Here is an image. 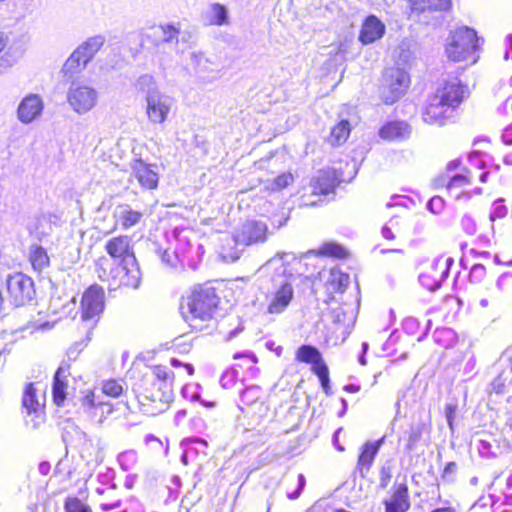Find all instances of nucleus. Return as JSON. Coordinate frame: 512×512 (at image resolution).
Wrapping results in <instances>:
<instances>
[{
    "label": "nucleus",
    "mask_w": 512,
    "mask_h": 512,
    "mask_svg": "<svg viewBox=\"0 0 512 512\" xmlns=\"http://www.w3.org/2000/svg\"><path fill=\"white\" fill-rule=\"evenodd\" d=\"M286 254H277L264 266L269 274V285L265 291L264 313L275 317L283 314L294 299V288L300 280V275L294 274L284 262Z\"/></svg>",
    "instance_id": "obj_1"
},
{
    "label": "nucleus",
    "mask_w": 512,
    "mask_h": 512,
    "mask_svg": "<svg viewBox=\"0 0 512 512\" xmlns=\"http://www.w3.org/2000/svg\"><path fill=\"white\" fill-rule=\"evenodd\" d=\"M105 250L119 263L111 270L112 282L110 289L125 286L136 289L142 279V273L135 254L131 248V239L128 236H117L106 242Z\"/></svg>",
    "instance_id": "obj_2"
},
{
    "label": "nucleus",
    "mask_w": 512,
    "mask_h": 512,
    "mask_svg": "<svg viewBox=\"0 0 512 512\" xmlns=\"http://www.w3.org/2000/svg\"><path fill=\"white\" fill-rule=\"evenodd\" d=\"M173 379L174 374L167 367L155 366L143 378L144 386L138 390L139 402L143 406L152 405V414L165 411L174 398Z\"/></svg>",
    "instance_id": "obj_3"
},
{
    "label": "nucleus",
    "mask_w": 512,
    "mask_h": 512,
    "mask_svg": "<svg viewBox=\"0 0 512 512\" xmlns=\"http://www.w3.org/2000/svg\"><path fill=\"white\" fill-rule=\"evenodd\" d=\"M218 302L219 297L213 287L198 285L181 304V314L190 326L197 328V321H207L213 317Z\"/></svg>",
    "instance_id": "obj_4"
},
{
    "label": "nucleus",
    "mask_w": 512,
    "mask_h": 512,
    "mask_svg": "<svg viewBox=\"0 0 512 512\" xmlns=\"http://www.w3.org/2000/svg\"><path fill=\"white\" fill-rule=\"evenodd\" d=\"M483 40L474 29L467 26L458 27L450 32L446 39L445 54L450 61L475 64L479 59Z\"/></svg>",
    "instance_id": "obj_5"
},
{
    "label": "nucleus",
    "mask_w": 512,
    "mask_h": 512,
    "mask_svg": "<svg viewBox=\"0 0 512 512\" xmlns=\"http://www.w3.org/2000/svg\"><path fill=\"white\" fill-rule=\"evenodd\" d=\"M268 238V226L265 222L259 220L246 221L237 235L228 239L227 245L222 248L221 256L227 262H234L240 258L242 249L234 246H248L264 243Z\"/></svg>",
    "instance_id": "obj_6"
},
{
    "label": "nucleus",
    "mask_w": 512,
    "mask_h": 512,
    "mask_svg": "<svg viewBox=\"0 0 512 512\" xmlns=\"http://www.w3.org/2000/svg\"><path fill=\"white\" fill-rule=\"evenodd\" d=\"M410 85L408 72L395 66L385 69L380 88V96L383 102L391 105L397 102L407 91Z\"/></svg>",
    "instance_id": "obj_7"
},
{
    "label": "nucleus",
    "mask_w": 512,
    "mask_h": 512,
    "mask_svg": "<svg viewBox=\"0 0 512 512\" xmlns=\"http://www.w3.org/2000/svg\"><path fill=\"white\" fill-rule=\"evenodd\" d=\"M104 296L103 288L98 285H91L82 295L80 315L82 323L88 330L87 336L97 325L104 310Z\"/></svg>",
    "instance_id": "obj_8"
},
{
    "label": "nucleus",
    "mask_w": 512,
    "mask_h": 512,
    "mask_svg": "<svg viewBox=\"0 0 512 512\" xmlns=\"http://www.w3.org/2000/svg\"><path fill=\"white\" fill-rule=\"evenodd\" d=\"M82 394L79 399V413L92 423L102 424L113 412L112 404L102 400V397L92 390H86Z\"/></svg>",
    "instance_id": "obj_9"
},
{
    "label": "nucleus",
    "mask_w": 512,
    "mask_h": 512,
    "mask_svg": "<svg viewBox=\"0 0 512 512\" xmlns=\"http://www.w3.org/2000/svg\"><path fill=\"white\" fill-rule=\"evenodd\" d=\"M67 102L79 115L90 112L98 103V92L92 86L72 83L67 92Z\"/></svg>",
    "instance_id": "obj_10"
},
{
    "label": "nucleus",
    "mask_w": 512,
    "mask_h": 512,
    "mask_svg": "<svg viewBox=\"0 0 512 512\" xmlns=\"http://www.w3.org/2000/svg\"><path fill=\"white\" fill-rule=\"evenodd\" d=\"M145 103L147 119L153 125H164L175 106L174 98L163 92L145 96Z\"/></svg>",
    "instance_id": "obj_11"
},
{
    "label": "nucleus",
    "mask_w": 512,
    "mask_h": 512,
    "mask_svg": "<svg viewBox=\"0 0 512 512\" xmlns=\"http://www.w3.org/2000/svg\"><path fill=\"white\" fill-rule=\"evenodd\" d=\"M6 285L8 297L15 306H23L35 296L33 280L23 273L10 275Z\"/></svg>",
    "instance_id": "obj_12"
},
{
    "label": "nucleus",
    "mask_w": 512,
    "mask_h": 512,
    "mask_svg": "<svg viewBox=\"0 0 512 512\" xmlns=\"http://www.w3.org/2000/svg\"><path fill=\"white\" fill-rule=\"evenodd\" d=\"M453 263L454 260L451 257L436 258L431 263L429 270L419 275L421 285L431 291L440 288L441 284L448 277Z\"/></svg>",
    "instance_id": "obj_13"
},
{
    "label": "nucleus",
    "mask_w": 512,
    "mask_h": 512,
    "mask_svg": "<svg viewBox=\"0 0 512 512\" xmlns=\"http://www.w3.org/2000/svg\"><path fill=\"white\" fill-rule=\"evenodd\" d=\"M39 392L38 384L28 383L25 386L22 396V409L28 416H31V419H27L26 423L28 425L30 424L32 428H37L44 420V403L41 402Z\"/></svg>",
    "instance_id": "obj_14"
},
{
    "label": "nucleus",
    "mask_w": 512,
    "mask_h": 512,
    "mask_svg": "<svg viewBox=\"0 0 512 512\" xmlns=\"http://www.w3.org/2000/svg\"><path fill=\"white\" fill-rule=\"evenodd\" d=\"M180 34L179 23H165L150 27L144 34L145 40L151 41L155 52L162 51L164 44L177 43Z\"/></svg>",
    "instance_id": "obj_15"
},
{
    "label": "nucleus",
    "mask_w": 512,
    "mask_h": 512,
    "mask_svg": "<svg viewBox=\"0 0 512 512\" xmlns=\"http://www.w3.org/2000/svg\"><path fill=\"white\" fill-rule=\"evenodd\" d=\"M466 92L467 87L462 85L458 78H454L446 81L434 95L439 97L444 105L452 111L460 105Z\"/></svg>",
    "instance_id": "obj_16"
},
{
    "label": "nucleus",
    "mask_w": 512,
    "mask_h": 512,
    "mask_svg": "<svg viewBox=\"0 0 512 512\" xmlns=\"http://www.w3.org/2000/svg\"><path fill=\"white\" fill-rule=\"evenodd\" d=\"M44 110V102L38 94H28L19 103L17 118L23 124H30L38 119Z\"/></svg>",
    "instance_id": "obj_17"
},
{
    "label": "nucleus",
    "mask_w": 512,
    "mask_h": 512,
    "mask_svg": "<svg viewBox=\"0 0 512 512\" xmlns=\"http://www.w3.org/2000/svg\"><path fill=\"white\" fill-rule=\"evenodd\" d=\"M131 169L132 176L142 188L149 190L157 188L159 176L155 165H150L141 159H137L132 163Z\"/></svg>",
    "instance_id": "obj_18"
},
{
    "label": "nucleus",
    "mask_w": 512,
    "mask_h": 512,
    "mask_svg": "<svg viewBox=\"0 0 512 512\" xmlns=\"http://www.w3.org/2000/svg\"><path fill=\"white\" fill-rule=\"evenodd\" d=\"M341 175L334 168H326L318 171L311 182L313 193L328 195L334 191L337 185L341 182Z\"/></svg>",
    "instance_id": "obj_19"
},
{
    "label": "nucleus",
    "mask_w": 512,
    "mask_h": 512,
    "mask_svg": "<svg viewBox=\"0 0 512 512\" xmlns=\"http://www.w3.org/2000/svg\"><path fill=\"white\" fill-rule=\"evenodd\" d=\"M143 217L144 212L142 210L134 209L126 203L116 205L113 210L115 224L123 230L137 226L143 220Z\"/></svg>",
    "instance_id": "obj_20"
},
{
    "label": "nucleus",
    "mask_w": 512,
    "mask_h": 512,
    "mask_svg": "<svg viewBox=\"0 0 512 512\" xmlns=\"http://www.w3.org/2000/svg\"><path fill=\"white\" fill-rule=\"evenodd\" d=\"M412 134L411 125L404 120H392L384 123L378 132L381 139L387 141H405Z\"/></svg>",
    "instance_id": "obj_21"
},
{
    "label": "nucleus",
    "mask_w": 512,
    "mask_h": 512,
    "mask_svg": "<svg viewBox=\"0 0 512 512\" xmlns=\"http://www.w3.org/2000/svg\"><path fill=\"white\" fill-rule=\"evenodd\" d=\"M392 490L391 496L383 500L385 512H407L411 506L407 485L394 484Z\"/></svg>",
    "instance_id": "obj_22"
},
{
    "label": "nucleus",
    "mask_w": 512,
    "mask_h": 512,
    "mask_svg": "<svg viewBox=\"0 0 512 512\" xmlns=\"http://www.w3.org/2000/svg\"><path fill=\"white\" fill-rule=\"evenodd\" d=\"M450 112L452 111L444 105L439 97L433 95L424 108L422 118L427 124L442 126L445 120L450 117Z\"/></svg>",
    "instance_id": "obj_23"
},
{
    "label": "nucleus",
    "mask_w": 512,
    "mask_h": 512,
    "mask_svg": "<svg viewBox=\"0 0 512 512\" xmlns=\"http://www.w3.org/2000/svg\"><path fill=\"white\" fill-rule=\"evenodd\" d=\"M384 23L375 15H369L363 22L359 40L363 44H370L383 37L385 33Z\"/></svg>",
    "instance_id": "obj_24"
},
{
    "label": "nucleus",
    "mask_w": 512,
    "mask_h": 512,
    "mask_svg": "<svg viewBox=\"0 0 512 512\" xmlns=\"http://www.w3.org/2000/svg\"><path fill=\"white\" fill-rule=\"evenodd\" d=\"M22 54V49L15 44H9L8 36L0 32V73L3 69L13 66Z\"/></svg>",
    "instance_id": "obj_25"
},
{
    "label": "nucleus",
    "mask_w": 512,
    "mask_h": 512,
    "mask_svg": "<svg viewBox=\"0 0 512 512\" xmlns=\"http://www.w3.org/2000/svg\"><path fill=\"white\" fill-rule=\"evenodd\" d=\"M384 440L385 436L375 442L368 441L361 447L357 467L362 476H364V472H368L371 468L376 455L384 443Z\"/></svg>",
    "instance_id": "obj_26"
},
{
    "label": "nucleus",
    "mask_w": 512,
    "mask_h": 512,
    "mask_svg": "<svg viewBox=\"0 0 512 512\" xmlns=\"http://www.w3.org/2000/svg\"><path fill=\"white\" fill-rule=\"evenodd\" d=\"M70 365L62 363L54 374L52 394L56 405L61 406L66 399L67 377L70 374Z\"/></svg>",
    "instance_id": "obj_27"
},
{
    "label": "nucleus",
    "mask_w": 512,
    "mask_h": 512,
    "mask_svg": "<svg viewBox=\"0 0 512 512\" xmlns=\"http://www.w3.org/2000/svg\"><path fill=\"white\" fill-rule=\"evenodd\" d=\"M53 218L56 219L55 216L47 215V214H37L31 219L28 223V231L29 233L42 241L45 237L51 234L53 229Z\"/></svg>",
    "instance_id": "obj_28"
},
{
    "label": "nucleus",
    "mask_w": 512,
    "mask_h": 512,
    "mask_svg": "<svg viewBox=\"0 0 512 512\" xmlns=\"http://www.w3.org/2000/svg\"><path fill=\"white\" fill-rule=\"evenodd\" d=\"M183 453L181 455V462L185 465L189 463V460L194 461L195 458L202 454L206 455V449L208 444L201 438H188L181 441Z\"/></svg>",
    "instance_id": "obj_29"
},
{
    "label": "nucleus",
    "mask_w": 512,
    "mask_h": 512,
    "mask_svg": "<svg viewBox=\"0 0 512 512\" xmlns=\"http://www.w3.org/2000/svg\"><path fill=\"white\" fill-rule=\"evenodd\" d=\"M105 43L103 35H95L80 44L75 50L89 63Z\"/></svg>",
    "instance_id": "obj_30"
},
{
    "label": "nucleus",
    "mask_w": 512,
    "mask_h": 512,
    "mask_svg": "<svg viewBox=\"0 0 512 512\" xmlns=\"http://www.w3.org/2000/svg\"><path fill=\"white\" fill-rule=\"evenodd\" d=\"M413 12L445 11L451 6V0H410Z\"/></svg>",
    "instance_id": "obj_31"
},
{
    "label": "nucleus",
    "mask_w": 512,
    "mask_h": 512,
    "mask_svg": "<svg viewBox=\"0 0 512 512\" xmlns=\"http://www.w3.org/2000/svg\"><path fill=\"white\" fill-rule=\"evenodd\" d=\"M227 8L220 3H212L205 13V21L209 25L222 26L228 23Z\"/></svg>",
    "instance_id": "obj_32"
},
{
    "label": "nucleus",
    "mask_w": 512,
    "mask_h": 512,
    "mask_svg": "<svg viewBox=\"0 0 512 512\" xmlns=\"http://www.w3.org/2000/svg\"><path fill=\"white\" fill-rule=\"evenodd\" d=\"M29 260L33 269L39 273L46 270L50 265L47 251L40 245H32L30 247Z\"/></svg>",
    "instance_id": "obj_33"
},
{
    "label": "nucleus",
    "mask_w": 512,
    "mask_h": 512,
    "mask_svg": "<svg viewBox=\"0 0 512 512\" xmlns=\"http://www.w3.org/2000/svg\"><path fill=\"white\" fill-rule=\"evenodd\" d=\"M87 64L88 62L79 54V51L74 50L65 61L62 72L65 76L72 77L85 69Z\"/></svg>",
    "instance_id": "obj_34"
},
{
    "label": "nucleus",
    "mask_w": 512,
    "mask_h": 512,
    "mask_svg": "<svg viewBox=\"0 0 512 512\" xmlns=\"http://www.w3.org/2000/svg\"><path fill=\"white\" fill-rule=\"evenodd\" d=\"M296 359L299 362L314 364V366L325 364L320 351L311 345H302L297 349Z\"/></svg>",
    "instance_id": "obj_35"
},
{
    "label": "nucleus",
    "mask_w": 512,
    "mask_h": 512,
    "mask_svg": "<svg viewBox=\"0 0 512 512\" xmlns=\"http://www.w3.org/2000/svg\"><path fill=\"white\" fill-rule=\"evenodd\" d=\"M477 450L479 455L484 459H494L500 453V445L497 440L480 439L477 443Z\"/></svg>",
    "instance_id": "obj_36"
},
{
    "label": "nucleus",
    "mask_w": 512,
    "mask_h": 512,
    "mask_svg": "<svg viewBox=\"0 0 512 512\" xmlns=\"http://www.w3.org/2000/svg\"><path fill=\"white\" fill-rule=\"evenodd\" d=\"M135 88L139 92L145 93V96L154 95L161 92L158 89L154 77L150 74H143L139 76L135 82Z\"/></svg>",
    "instance_id": "obj_37"
},
{
    "label": "nucleus",
    "mask_w": 512,
    "mask_h": 512,
    "mask_svg": "<svg viewBox=\"0 0 512 512\" xmlns=\"http://www.w3.org/2000/svg\"><path fill=\"white\" fill-rule=\"evenodd\" d=\"M350 135V123L347 120H341L331 130L330 141L332 144L340 145L344 143Z\"/></svg>",
    "instance_id": "obj_38"
},
{
    "label": "nucleus",
    "mask_w": 512,
    "mask_h": 512,
    "mask_svg": "<svg viewBox=\"0 0 512 512\" xmlns=\"http://www.w3.org/2000/svg\"><path fill=\"white\" fill-rule=\"evenodd\" d=\"M350 277L339 269H331L328 282L335 291H343L349 284Z\"/></svg>",
    "instance_id": "obj_39"
},
{
    "label": "nucleus",
    "mask_w": 512,
    "mask_h": 512,
    "mask_svg": "<svg viewBox=\"0 0 512 512\" xmlns=\"http://www.w3.org/2000/svg\"><path fill=\"white\" fill-rule=\"evenodd\" d=\"M262 396V390L257 385L246 387L240 393V400L246 406L255 404Z\"/></svg>",
    "instance_id": "obj_40"
},
{
    "label": "nucleus",
    "mask_w": 512,
    "mask_h": 512,
    "mask_svg": "<svg viewBox=\"0 0 512 512\" xmlns=\"http://www.w3.org/2000/svg\"><path fill=\"white\" fill-rule=\"evenodd\" d=\"M190 61L197 74L212 70L210 61L201 52H192Z\"/></svg>",
    "instance_id": "obj_41"
},
{
    "label": "nucleus",
    "mask_w": 512,
    "mask_h": 512,
    "mask_svg": "<svg viewBox=\"0 0 512 512\" xmlns=\"http://www.w3.org/2000/svg\"><path fill=\"white\" fill-rule=\"evenodd\" d=\"M433 337L435 342L444 347L452 345L455 341L454 331L448 328L436 329Z\"/></svg>",
    "instance_id": "obj_42"
},
{
    "label": "nucleus",
    "mask_w": 512,
    "mask_h": 512,
    "mask_svg": "<svg viewBox=\"0 0 512 512\" xmlns=\"http://www.w3.org/2000/svg\"><path fill=\"white\" fill-rule=\"evenodd\" d=\"M314 373L318 376L322 389L326 395L331 394L329 371L326 364H320L313 367Z\"/></svg>",
    "instance_id": "obj_43"
},
{
    "label": "nucleus",
    "mask_w": 512,
    "mask_h": 512,
    "mask_svg": "<svg viewBox=\"0 0 512 512\" xmlns=\"http://www.w3.org/2000/svg\"><path fill=\"white\" fill-rule=\"evenodd\" d=\"M407 434L405 450L411 452L416 448L417 443L422 437V428L419 425L411 426Z\"/></svg>",
    "instance_id": "obj_44"
},
{
    "label": "nucleus",
    "mask_w": 512,
    "mask_h": 512,
    "mask_svg": "<svg viewBox=\"0 0 512 512\" xmlns=\"http://www.w3.org/2000/svg\"><path fill=\"white\" fill-rule=\"evenodd\" d=\"M117 460L124 471H129L137 463V453L134 450L124 451L118 455Z\"/></svg>",
    "instance_id": "obj_45"
},
{
    "label": "nucleus",
    "mask_w": 512,
    "mask_h": 512,
    "mask_svg": "<svg viewBox=\"0 0 512 512\" xmlns=\"http://www.w3.org/2000/svg\"><path fill=\"white\" fill-rule=\"evenodd\" d=\"M184 248H177L175 251L165 250L161 255L162 262L170 267H176L177 263L181 261V257L185 254Z\"/></svg>",
    "instance_id": "obj_46"
},
{
    "label": "nucleus",
    "mask_w": 512,
    "mask_h": 512,
    "mask_svg": "<svg viewBox=\"0 0 512 512\" xmlns=\"http://www.w3.org/2000/svg\"><path fill=\"white\" fill-rule=\"evenodd\" d=\"M294 178L291 173H283L277 176L268 186L267 189L270 191H279L286 188L293 182Z\"/></svg>",
    "instance_id": "obj_47"
},
{
    "label": "nucleus",
    "mask_w": 512,
    "mask_h": 512,
    "mask_svg": "<svg viewBox=\"0 0 512 512\" xmlns=\"http://www.w3.org/2000/svg\"><path fill=\"white\" fill-rule=\"evenodd\" d=\"M503 202L504 200L502 198H499L493 202L489 215L490 221L494 222L497 219H503L506 217L508 208L504 205Z\"/></svg>",
    "instance_id": "obj_48"
},
{
    "label": "nucleus",
    "mask_w": 512,
    "mask_h": 512,
    "mask_svg": "<svg viewBox=\"0 0 512 512\" xmlns=\"http://www.w3.org/2000/svg\"><path fill=\"white\" fill-rule=\"evenodd\" d=\"M65 512H92L91 509L76 497H69L64 504Z\"/></svg>",
    "instance_id": "obj_49"
},
{
    "label": "nucleus",
    "mask_w": 512,
    "mask_h": 512,
    "mask_svg": "<svg viewBox=\"0 0 512 512\" xmlns=\"http://www.w3.org/2000/svg\"><path fill=\"white\" fill-rule=\"evenodd\" d=\"M123 392L122 385L116 380H108L102 386V393L111 396L118 397Z\"/></svg>",
    "instance_id": "obj_50"
},
{
    "label": "nucleus",
    "mask_w": 512,
    "mask_h": 512,
    "mask_svg": "<svg viewBox=\"0 0 512 512\" xmlns=\"http://www.w3.org/2000/svg\"><path fill=\"white\" fill-rule=\"evenodd\" d=\"M473 177L470 171H467L466 174H455L453 175L447 185V188L451 190L454 187H461L464 185L470 184V179Z\"/></svg>",
    "instance_id": "obj_51"
},
{
    "label": "nucleus",
    "mask_w": 512,
    "mask_h": 512,
    "mask_svg": "<svg viewBox=\"0 0 512 512\" xmlns=\"http://www.w3.org/2000/svg\"><path fill=\"white\" fill-rule=\"evenodd\" d=\"M392 478V463L391 461H386L381 469L379 476V487L385 489L390 483Z\"/></svg>",
    "instance_id": "obj_52"
},
{
    "label": "nucleus",
    "mask_w": 512,
    "mask_h": 512,
    "mask_svg": "<svg viewBox=\"0 0 512 512\" xmlns=\"http://www.w3.org/2000/svg\"><path fill=\"white\" fill-rule=\"evenodd\" d=\"M238 372L235 369L225 370L220 377V384L223 388H231L237 380Z\"/></svg>",
    "instance_id": "obj_53"
},
{
    "label": "nucleus",
    "mask_w": 512,
    "mask_h": 512,
    "mask_svg": "<svg viewBox=\"0 0 512 512\" xmlns=\"http://www.w3.org/2000/svg\"><path fill=\"white\" fill-rule=\"evenodd\" d=\"M457 470L458 466L455 462H448L441 475L442 481L445 483H453L456 479Z\"/></svg>",
    "instance_id": "obj_54"
},
{
    "label": "nucleus",
    "mask_w": 512,
    "mask_h": 512,
    "mask_svg": "<svg viewBox=\"0 0 512 512\" xmlns=\"http://www.w3.org/2000/svg\"><path fill=\"white\" fill-rule=\"evenodd\" d=\"M457 407L458 405L456 402H449L444 408V416L451 431L454 430V420L456 417Z\"/></svg>",
    "instance_id": "obj_55"
},
{
    "label": "nucleus",
    "mask_w": 512,
    "mask_h": 512,
    "mask_svg": "<svg viewBox=\"0 0 512 512\" xmlns=\"http://www.w3.org/2000/svg\"><path fill=\"white\" fill-rule=\"evenodd\" d=\"M486 274V268L484 265L480 263H476L472 266L470 273H469V279L473 283H479L481 282Z\"/></svg>",
    "instance_id": "obj_56"
},
{
    "label": "nucleus",
    "mask_w": 512,
    "mask_h": 512,
    "mask_svg": "<svg viewBox=\"0 0 512 512\" xmlns=\"http://www.w3.org/2000/svg\"><path fill=\"white\" fill-rule=\"evenodd\" d=\"M325 255L333 256L336 258H344L346 256L345 249L337 244H326L322 249Z\"/></svg>",
    "instance_id": "obj_57"
},
{
    "label": "nucleus",
    "mask_w": 512,
    "mask_h": 512,
    "mask_svg": "<svg viewBox=\"0 0 512 512\" xmlns=\"http://www.w3.org/2000/svg\"><path fill=\"white\" fill-rule=\"evenodd\" d=\"M398 224V220L397 219H390L389 222L384 225L381 229V234L383 236V238L387 239V240H392L395 238V235L393 233V229L396 227V225Z\"/></svg>",
    "instance_id": "obj_58"
},
{
    "label": "nucleus",
    "mask_w": 512,
    "mask_h": 512,
    "mask_svg": "<svg viewBox=\"0 0 512 512\" xmlns=\"http://www.w3.org/2000/svg\"><path fill=\"white\" fill-rule=\"evenodd\" d=\"M461 226L468 235H474L477 231L475 221L468 215L462 217Z\"/></svg>",
    "instance_id": "obj_59"
},
{
    "label": "nucleus",
    "mask_w": 512,
    "mask_h": 512,
    "mask_svg": "<svg viewBox=\"0 0 512 512\" xmlns=\"http://www.w3.org/2000/svg\"><path fill=\"white\" fill-rule=\"evenodd\" d=\"M469 162L472 166H476L478 169H483L485 167V161L483 159V155L479 151H473L468 156Z\"/></svg>",
    "instance_id": "obj_60"
},
{
    "label": "nucleus",
    "mask_w": 512,
    "mask_h": 512,
    "mask_svg": "<svg viewBox=\"0 0 512 512\" xmlns=\"http://www.w3.org/2000/svg\"><path fill=\"white\" fill-rule=\"evenodd\" d=\"M419 327V321L414 317H407L403 321V329L409 334H415Z\"/></svg>",
    "instance_id": "obj_61"
},
{
    "label": "nucleus",
    "mask_w": 512,
    "mask_h": 512,
    "mask_svg": "<svg viewBox=\"0 0 512 512\" xmlns=\"http://www.w3.org/2000/svg\"><path fill=\"white\" fill-rule=\"evenodd\" d=\"M427 207L435 214L440 213L444 207V201L441 197H433L429 200Z\"/></svg>",
    "instance_id": "obj_62"
},
{
    "label": "nucleus",
    "mask_w": 512,
    "mask_h": 512,
    "mask_svg": "<svg viewBox=\"0 0 512 512\" xmlns=\"http://www.w3.org/2000/svg\"><path fill=\"white\" fill-rule=\"evenodd\" d=\"M297 478H298V488L293 492L287 493L288 498L292 499V500L297 499L300 496L302 490L304 489V487L306 485V479L303 474H298Z\"/></svg>",
    "instance_id": "obj_63"
},
{
    "label": "nucleus",
    "mask_w": 512,
    "mask_h": 512,
    "mask_svg": "<svg viewBox=\"0 0 512 512\" xmlns=\"http://www.w3.org/2000/svg\"><path fill=\"white\" fill-rule=\"evenodd\" d=\"M505 382L506 380L502 377V375H499L491 382V391L496 394H502L504 392Z\"/></svg>",
    "instance_id": "obj_64"
}]
</instances>
